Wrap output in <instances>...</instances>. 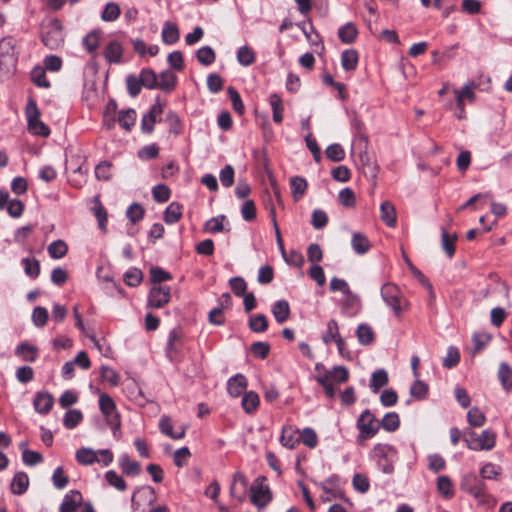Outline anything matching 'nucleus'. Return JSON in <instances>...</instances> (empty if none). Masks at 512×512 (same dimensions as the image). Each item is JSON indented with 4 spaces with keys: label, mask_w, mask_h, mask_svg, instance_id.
<instances>
[{
    "label": "nucleus",
    "mask_w": 512,
    "mask_h": 512,
    "mask_svg": "<svg viewBox=\"0 0 512 512\" xmlns=\"http://www.w3.org/2000/svg\"><path fill=\"white\" fill-rule=\"evenodd\" d=\"M460 488L472 495L481 504L488 503L491 499L483 479L479 478L474 472L467 473L462 477Z\"/></svg>",
    "instance_id": "f257e3e1"
},
{
    "label": "nucleus",
    "mask_w": 512,
    "mask_h": 512,
    "mask_svg": "<svg viewBox=\"0 0 512 512\" xmlns=\"http://www.w3.org/2000/svg\"><path fill=\"white\" fill-rule=\"evenodd\" d=\"M464 442L470 450L474 451H490L496 445V434L490 429L483 430L480 435L472 430L464 433Z\"/></svg>",
    "instance_id": "f03ea898"
},
{
    "label": "nucleus",
    "mask_w": 512,
    "mask_h": 512,
    "mask_svg": "<svg viewBox=\"0 0 512 512\" xmlns=\"http://www.w3.org/2000/svg\"><path fill=\"white\" fill-rule=\"evenodd\" d=\"M42 42L51 50H56L63 44L64 33L59 20L52 19L43 27Z\"/></svg>",
    "instance_id": "7ed1b4c3"
},
{
    "label": "nucleus",
    "mask_w": 512,
    "mask_h": 512,
    "mask_svg": "<svg viewBox=\"0 0 512 512\" xmlns=\"http://www.w3.org/2000/svg\"><path fill=\"white\" fill-rule=\"evenodd\" d=\"M26 115L28 121V130L30 133L42 137H48L50 135L49 127L40 120V112L36 105V102L32 99L29 100Z\"/></svg>",
    "instance_id": "20e7f679"
},
{
    "label": "nucleus",
    "mask_w": 512,
    "mask_h": 512,
    "mask_svg": "<svg viewBox=\"0 0 512 512\" xmlns=\"http://www.w3.org/2000/svg\"><path fill=\"white\" fill-rule=\"evenodd\" d=\"M99 407L111 429L118 430L121 426V420L114 400L108 394L103 393L99 397Z\"/></svg>",
    "instance_id": "39448f33"
},
{
    "label": "nucleus",
    "mask_w": 512,
    "mask_h": 512,
    "mask_svg": "<svg viewBox=\"0 0 512 512\" xmlns=\"http://www.w3.org/2000/svg\"><path fill=\"white\" fill-rule=\"evenodd\" d=\"M264 481L265 478L258 477L250 487L251 502L258 508L265 507L272 500V492Z\"/></svg>",
    "instance_id": "423d86ee"
},
{
    "label": "nucleus",
    "mask_w": 512,
    "mask_h": 512,
    "mask_svg": "<svg viewBox=\"0 0 512 512\" xmlns=\"http://www.w3.org/2000/svg\"><path fill=\"white\" fill-rule=\"evenodd\" d=\"M381 296L384 302L390 306L396 315H400L403 310V300L398 287L391 283H386L381 288Z\"/></svg>",
    "instance_id": "0eeeda50"
},
{
    "label": "nucleus",
    "mask_w": 512,
    "mask_h": 512,
    "mask_svg": "<svg viewBox=\"0 0 512 512\" xmlns=\"http://www.w3.org/2000/svg\"><path fill=\"white\" fill-rule=\"evenodd\" d=\"M357 428L360 431V437L363 439L372 438L379 430V424L375 416L366 409L357 420Z\"/></svg>",
    "instance_id": "6e6552de"
},
{
    "label": "nucleus",
    "mask_w": 512,
    "mask_h": 512,
    "mask_svg": "<svg viewBox=\"0 0 512 512\" xmlns=\"http://www.w3.org/2000/svg\"><path fill=\"white\" fill-rule=\"evenodd\" d=\"M171 297L169 286L153 285L148 295V307L161 308L165 306Z\"/></svg>",
    "instance_id": "1a4fd4ad"
},
{
    "label": "nucleus",
    "mask_w": 512,
    "mask_h": 512,
    "mask_svg": "<svg viewBox=\"0 0 512 512\" xmlns=\"http://www.w3.org/2000/svg\"><path fill=\"white\" fill-rule=\"evenodd\" d=\"M123 45L118 40H110L104 50L103 55L106 61L110 64H119L123 57Z\"/></svg>",
    "instance_id": "9d476101"
},
{
    "label": "nucleus",
    "mask_w": 512,
    "mask_h": 512,
    "mask_svg": "<svg viewBox=\"0 0 512 512\" xmlns=\"http://www.w3.org/2000/svg\"><path fill=\"white\" fill-rule=\"evenodd\" d=\"M83 503V497L80 491L71 490L63 498L59 512H76Z\"/></svg>",
    "instance_id": "9b49d317"
},
{
    "label": "nucleus",
    "mask_w": 512,
    "mask_h": 512,
    "mask_svg": "<svg viewBox=\"0 0 512 512\" xmlns=\"http://www.w3.org/2000/svg\"><path fill=\"white\" fill-rule=\"evenodd\" d=\"M159 429L161 433L170 437L171 439H182L186 433V428L184 426H181L177 431H174L172 420L169 416L166 415L160 418Z\"/></svg>",
    "instance_id": "f8f14e48"
},
{
    "label": "nucleus",
    "mask_w": 512,
    "mask_h": 512,
    "mask_svg": "<svg viewBox=\"0 0 512 512\" xmlns=\"http://www.w3.org/2000/svg\"><path fill=\"white\" fill-rule=\"evenodd\" d=\"M53 404L54 398L48 392H38L33 401L35 410L40 414L49 413L53 407Z\"/></svg>",
    "instance_id": "ddd939ff"
},
{
    "label": "nucleus",
    "mask_w": 512,
    "mask_h": 512,
    "mask_svg": "<svg viewBox=\"0 0 512 512\" xmlns=\"http://www.w3.org/2000/svg\"><path fill=\"white\" fill-rule=\"evenodd\" d=\"M246 387L247 379L243 374H236L227 382V391L232 397H238L242 395Z\"/></svg>",
    "instance_id": "4468645a"
},
{
    "label": "nucleus",
    "mask_w": 512,
    "mask_h": 512,
    "mask_svg": "<svg viewBox=\"0 0 512 512\" xmlns=\"http://www.w3.org/2000/svg\"><path fill=\"white\" fill-rule=\"evenodd\" d=\"M380 218L388 227H395L397 223V214L395 206L389 202L384 201L380 206Z\"/></svg>",
    "instance_id": "2eb2a0df"
},
{
    "label": "nucleus",
    "mask_w": 512,
    "mask_h": 512,
    "mask_svg": "<svg viewBox=\"0 0 512 512\" xmlns=\"http://www.w3.org/2000/svg\"><path fill=\"white\" fill-rule=\"evenodd\" d=\"M299 431L292 426H285L282 429L280 442L281 444L289 449H294L299 443Z\"/></svg>",
    "instance_id": "dca6fc26"
},
{
    "label": "nucleus",
    "mask_w": 512,
    "mask_h": 512,
    "mask_svg": "<svg viewBox=\"0 0 512 512\" xmlns=\"http://www.w3.org/2000/svg\"><path fill=\"white\" fill-rule=\"evenodd\" d=\"M271 312L275 320L282 324L290 317V305L286 300H278L273 304Z\"/></svg>",
    "instance_id": "f3484780"
},
{
    "label": "nucleus",
    "mask_w": 512,
    "mask_h": 512,
    "mask_svg": "<svg viewBox=\"0 0 512 512\" xmlns=\"http://www.w3.org/2000/svg\"><path fill=\"white\" fill-rule=\"evenodd\" d=\"M342 309L343 312L349 316L357 314L360 310L359 297L352 292H349V294L344 295V298L342 300Z\"/></svg>",
    "instance_id": "a211bd4d"
},
{
    "label": "nucleus",
    "mask_w": 512,
    "mask_h": 512,
    "mask_svg": "<svg viewBox=\"0 0 512 512\" xmlns=\"http://www.w3.org/2000/svg\"><path fill=\"white\" fill-rule=\"evenodd\" d=\"M320 376L327 377L328 380L335 385L346 382L349 377V372L344 366H335L332 370L325 371L324 374Z\"/></svg>",
    "instance_id": "6ab92c4d"
},
{
    "label": "nucleus",
    "mask_w": 512,
    "mask_h": 512,
    "mask_svg": "<svg viewBox=\"0 0 512 512\" xmlns=\"http://www.w3.org/2000/svg\"><path fill=\"white\" fill-rule=\"evenodd\" d=\"M0 58L17 62L14 38L4 37L0 40Z\"/></svg>",
    "instance_id": "aec40b11"
},
{
    "label": "nucleus",
    "mask_w": 512,
    "mask_h": 512,
    "mask_svg": "<svg viewBox=\"0 0 512 512\" xmlns=\"http://www.w3.org/2000/svg\"><path fill=\"white\" fill-rule=\"evenodd\" d=\"M29 486V477L25 472H18L11 482V491L15 495H22Z\"/></svg>",
    "instance_id": "412c9836"
},
{
    "label": "nucleus",
    "mask_w": 512,
    "mask_h": 512,
    "mask_svg": "<svg viewBox=\"0 0 512 512\" xmlns=\"http://www.w3.org/2000/svg\"><path fill=\"white\" fill-rule=\"evenodd\" d=\"M351 245L353 250L360 255L367 253L371 247L368 238L360 232L352 234Z\"/></svg>",
    "instance_id": "4be33fe9"
},
{
    "label": "nucleus",
    "mask_w": 512,
    "mask_h": 512,
    "mask_svg": "<svg viewBox=\"0 0 512 512\" xmlns=\"http://www.w3.org/2000/svg\"><path fill=\"white\" fill-rule=\"evenodd\" d=\"M183 206L178 202L170 203L164 211V221L167 224H175L182 217Z\"/></svg>",
    "instance_id": "5701e85b"
},
{
    "label": "nucleus",
    "mask_w": 512,
    "mask_h": 512,
    "mask_svg": "<svg viewBox=\"0 0 512 512\" xmlns=\"http://www.w3.org/2000/svg\"><path fill=\"white\" fill-rule=\"evenodd\" d=\"M322 341L328 345L331 342H341L339 326L336 320L331 319L327 323V329L322 335Z\"/></svg>",
    "instance_id": "b1692460"
},
{
    "label": "nucleus",
    "mask_w": 512,
    "mask_h": 512,
    "mask_svg": "<svg viewBox=\"0 0 512 512\" xmlns=\"http://www.w3.org/2000/svg\"><path fill=\"white\" fill-rule=\"evenodd\" d=\"M388 373L384 369H379L373 372L370 380V389L373 393H378L379 390L388 384Z\"/></svg>",
    "instance_id": "393cba45"
},
{
    "label": "nucleus",
    "mask_w": 512,
    "mask_h": 512,
    "mask_svg": "<svg viewBox=\"0 0 512 512\" xmlns=\"http://www.w3.org/2000/svg\"><path fill=\"white\" fill-rule=\"evenodd\" d=\"M307 186V181L300 176L290 178L291 192L295 201H299L303 197L307 190Z\"/></svg>",
    "instance_id": "a878e982"
},
{
    "label": "nucleus",
    "mask_w": 512,
    "mask_h": 512,
    "mask_svg": "<svg viewBox=\"0 0 512 512\" xmlns=\"http://www.w3.org/2000/svg\"><path fill=\"white\" fill-rule=\"evenodd\" d=\"M498 378L504 390L510 392L512 389V368L506 362L500 364Z\"/></svg>",
    "instance_id": "bb28decb"
},
{
    "label": "nucleus",
    "mask_w": 512,
    "mask_h": 512,
    "mask_svg": "<svg viewBox=\"0 0 512 512\" xmlns=\"http://www.w3.org/2000/svg\"><path fill=\"white\" fill-rule=\"evenodd\" d=\"M341 64L344 70L354 71L358 65V53L354 49H347L342 52Z\"/></svg>",
    "instance_id": "cd10ccee"
},
{
    "label": "nucleus",
    "mask_w": 512,
    "mask_h": 512,
    "mask_svg": "<svg viewBox=\"0 0 512 512\" xmlns=\"http://www.w3.org/2000/svg\"><path fill=\"white\" fill-rule=\"evenodd\" d=\"M259 396L254 391L244 393L241 401L242 408L246 413H253L259 406Z\"/></svg>",
    "instance_id": "c85d7f7f"
},
{
    "label": "nucleus",
    "mask_w": 512,
    "mask_h": 512,
    "mask_svg": "<svg viewBox=\"0 0 512 512\" xmlns=\"http://www.w3.org/2000/svg\"><path fill=\"white\" fill-rule=\"evenodd\" d=\"M269 103L271 105L272 112H273V116H272L273 121L276 123H281L283 120V110H284L283 101H282L281 97L276 93L271 94L269 97Z\"/></svg>",
    "instance_id": "c756f323"
},
{
    "label": "nucleus",
    "mask_w": 512,
    "mask_h": 512,
    "mask_svg": "<svg viewBox=\"0 0 512 512\" xmlns=\"http://www.w3.org/2000/svg\"><path fill=\"white\" fill-rule=\"evenodd\" d=\"M176 75L171 71H163L158 77V87L166 92H170L175 88Z\"/></svg>",
    "instance_id": "7c9ffc66"
},
{
    "label": "nucleus",
    "mask_w": 512,
    "mask_h": 512,
    "mask_svg": "<svg viewBox=\"0 0 512 512\" xmlns=\"http://www.w3.org/2000/svg\"><path fill=\"white\" fill-rule=\"evenodd\" d=\"M15 353L24 361L34 362L37 357V349L35 346L28 343H21L17 346Z\"/></svg>",
    "instance_id": "2f4dec72"
},
{
    "label": "nucleus",
    "mask_w": 512,
    "mask_h": 512,
    "mask_svg": "<svg viewBox=\"0 0 512 512\" xmlns=\"http://www.w3.org/2000/svg\"><path fill=\"white\" fill-rule=\"evenodd\" d=\"M179 39V30L175 24L165 22L162 30V40L166 44H174Z\"/></svg>",
    "instance_id": "473e14b6"
},
{
    "label": "nucleus",
    "mask_w": 512,
    "mask_h": 512,
    "mask_svg": "<svg viewBox=\"0 0 512 512\" xmlns=\"http://www.w3.org/2000/svg\"><path fill=\"white\" fill-rule=\"evenodd\" d=\"M356 334L358 341L362 345H370L374 342L375 334L372 328L367 324H360L357 327Z\"/></svg>",
    "instance_id": "72a5a7b5"
},
{
    "label": "nucleus",
    "mask_w": 512,
    "mask_h": 512,
    "mask_svg": "<svg viewBox=\"0 0 512 512\" xmlns=\"http://www.w3.org/2000/svg\"><path fill=\"white\" fill-rule=\"evenodd\" d=\"M140 84L148 89L158 87V76L151 69H143L139 75Z\"/></svg>",
    "instance_id": "f704fd0d"
},
{
    "label": "nucleus",
    "mask_w": 512,
    "mask_h": 512,
    "mask_svg": "<svg viewBox=\"0 0 512 512\" xmlns=\"http://www.w3.org/2000/svg\"><path fill=\"white\" fill-rule=\"evenodd\" d=\"M441 238V245L443 250L449 258H452L455 253V242L457 240V235H450L446 230L443 229Z\"/></svg>",
    "instance_id": "c9c22d12"
},
{
    "label": "nucleus",
    "mask_w": 512,
    "mask_h": 512,
    "mask_svg": "<svg viewBox=\"0 0 512 512\" xmlns=\"http://www.w3.org/2000/svg\"><path fill=\"white\" fill-rule=\"evenodd\" d=\"M136 112L134 109L122 110L118 115V122L122 128L129 131L135 124Z\"/></svg>",
    "instance_id": "e433bc0d"
},
{
    "label": "nucleus",
    "mask_w": 512,
    "mask_h": 512,
    "mask_svg": "<svg viewBox=\"0 0 512 512\" xmlns=\"http://www.w3.org/2000/svg\"><path fill=\"white\" fill-rule=\"evenodd\" d=\"M399 425L400 420L398 414L395 412H388L382 418L379 427L381 426L384 430L388 432H393L398 429Z\"/></svg>",
    "instance_id": "4c0bfd02"
},
{
    "label": "nucleus",
    "mask_w": 512,
    "mask_h": 512,
    "mask_svg": "<svg viewBox=\"0 0 512 512\" xmlns=\"http://www.w3.org/2000/svg\"><path fill=\"white\" fill-rule=\"evenodd\" d=\"M76 459L80 464L83 465H91L94 462H100V459H97L96 452L89 448L79 449L76 452Z\"/></svg>",
    "instance_id": "58836bf2"
},
{
    "label": "nucleus",
    "mask_w": 512,
    "mask_h": 512,
    "mask_svg": "<svg viewBox=\"0 0 512 512\" xmlns=\"http://www.w3.org/2000/svg\"><path fill=\"white\" fill-rule=\"evenodd\" d=\"M249 328L256 333H262L268 328V321L265 315L256 314L249 319Z\"/></svg>",
    "instance_id": "ea45409f"
},
{
    "label": "nucleus",
    "mask_w": 512,
    "mask_h": 512,
    "mask_svg": "<svg viewBox=\"0 0 512 512\" xmlns=\"http://www.w3.org/2000/svg\"><path fill=\"white\" fill-rule=\"evenodd\" d=\"M120 467L126 475L135 476L140 473V464L132 461L127 455L120 458Z\"/></svg>",
    "instance_id": "a19ab883"
},
{
    "label": "nucleus",
    "mask_w": 512,
    "mask_h": 512,
    "mask_svg": "<svg viewBox=\"0 0 512 512\" xmlns=\"http://www.w3.org/2000/svg\"><path fill=\"white\" fill-rule=\"evenodd\" d=\"M47 250L51 258L60 259L67 254L68 247L63 240H56L48 246Z\"/></svg>",
    "instance_id": "79ce46f5"
},
{
    "label": "nucleus",
    "mask_w": 512,
    "mask_h": 512,
    "mask_svg": "<svg viewBox=\"0 0 512 512\" xmlns=\"http://www.w3.org/2000/svg\"><path fill=\"white\" fill-rule=\"evenodd\" d=\"M476 88V84L474 82L467 83L461 90L454 89L455 99H460L461 101H469L473 102L475 100L474 89Z\"/></svg>",
    "instance_id": "37998d69"
},
{
    "label": "nucleus",
    "mask_w": 512,
    "mask_h": 512,
    "mask_svg": "<svg viewBox=\"0 0 512 512\" xmlns=\"http://www.w3.org/2000/svg\"><path fill=\"white\" fill-rule=\"evenodd\" d=\"M255 58V52L246 45L237 51V60L243 66H250L255 62Z\"/></svg>",
    "instance_id": "c03bdc74"
},
{
    "label": "nucleus",
    "mask_w": 512,
    "mask_h": 512,
    "mask_svg": "<svg viewBox=\"0 0 512 512\" xmlns=\"http://www.w3.org/2000/svg\"><path fill=\"white\" fill-rule=\"evenodd\" d=\"M338 36L344 43H352L357 36V29L354 24L347 23L340 27L338 30Z\"/></svg>",
    "instance_id": "a18cd8bd"
},
{
    "label": "nucleus",
    "mask_w": 512,
    "mask_h": 512,
    "mask_svg": "<svg viewBox=\"0 0 512 512\" xmlns=\"http://www.w3.org/2000/svg\"><path fill=\"white\" fill-rule=\"evenodd\" d=\"M31 79L33 83L41 88H49L50 82L46 79L45 69L41 66H36L31 71Z\"/></svg>",
    "instance_id": "49530a36"
},
{
    "label": "nucleus",
    "mask_w": 512,
    "mask_h": 512,
    "mask_svg": "<svg viewBox=\"0 0 512 512\" xmlns=\"http://www.w3.org/2000/svg\"><path fill=\"white\" fill-rule=\"evenodd\" d=\"M468 423L472 427H481L486 422L485 414L477 407H473L467 414Z\"/></svg>",
    "instance_id": "de8ad7c7"
},
{
    "label": "nucleus",
    "mask_w": 512,
    "mask_h": 512,
    "mask_svg": "<svg viewBox=\"0 0 512 512\" xmlns=\"http://www.w3.org/2000/svg\"><path fill=\"white\" fill-rule=\"evenodd\" d=\"M196 56L198 61L204 66L212 64L216 58L215 52L210 46L201 47L197 51Z\"/></svg>",
    "instance_id": "09e8293b"
},
{
    "label": "nucleus",
    "mask_w": 512,
    "mask_h": 512,
    "mask_svg": "<svg viewBox=\"0 0 512 512\" xmlns=\"http://www.w3.org/2000/svg\"><path fill=\"white\" fill-rule=\"evenodd\" d=\"M83 419V415L79 410H69L65 413L63 424L67 429L75 428Z\"/></svg>",
    "instance_id": "8fccbe9b"
},
{
    "label": "nucleus",
    "mask_w": 512,
    "mask_h": 512,
    "mask_svg": "<svg viewBox=\"0 0 512 512\" xmlns=\"http://www.w3.org/2000/svg\"><path fill=\"white\" fill-rule=\"evenodd\" d=\"M501 475V468L493 463H486L480 469V476L484 479L496 480Z\"/></svg>",
    "instance_id": "3c124183"
},
{
    "label": "nucleus",
    "mask_w": 512,
    "mask_h": 512,
    "mask_svg": "<svg viewBox=\"0 0 512 512\" xmlns=\"http://www.w3.org/2000/svg\"><path fill=\"white\" fill-rule=\"evenodd\" d=\"M326 157L334 162H340L345 157V151L340 144L329 145L325 151Z\"/></svg>",
    "instance_id": "603ef678"
},
{
    "label": "nucleus",
    "mask_w": 512,
    "mask_h": 512,
    "mask_svg": "<svg viewBox=\"0 0 512 512\" xmlns=\"http://www.w3.org/2000/svg\"><path fill=\"white\" fill-rule=\"evenodd\" d=\"M225 220L224 215L213 217L209 219L205 225L204 230L209 233H220L224 230L223 221Z\"/></svg>",
    "instance_id": "864d4df0"
},
{
    "label": "nucleus",
    "mask_w": 512,
    "mask_h": 512,
    "mask_svg": "<svg viewBox=\"0 0 512 512\" xmlns=\"http://www.w3.org/2000/svg\"><path fill=\"white\" fill-rule=\"evenodd\" d=\"M300 441H302L307 447L314 448L318 444V437L312 428H305L299 436V442Z\"/></svg>",
    "instance_id": "5fc2aeb1"
},
{
    "label": "nucleus",
    "mask_w": 512,
    "mask_h": 512,
    "mask_svg": "<svg viewBox=\"0 0 512 512\" xmlns=\"http://www.w3.org/2000/svg\"><path fill=\"white\" fill-rule=\"evenodd\" d=\"M142 279V271L137 268L129 269L124 275V281L130 287L138 286L141 283Z\"/></svg>",
    "instance_id": "6e6d98bb"
},
{
    "label": "nucleus",
    "mask_w": 512,
    "mask_h": 512,
    "mask_svg": "<svg viewBox=\"0 0 512 512\" xmlns=\"http://www.w3.org/2000/svg\"><path fill=\"white\" fill-rule=\"evenodd\" d=\"M170 194V189L164 184L156 185L152 189L153 198L156 202L159 203L167 202L170 198Z\"/></svg>",
    "instance_id": "4d7b16f0"
},
{
    "label": "nucleus",
    "mask_w": 512,
    "mask_h": 512,
    "mask_svg": "<svg viewBox=\"0 0 512 512\" xmlns=\"http://www.w3.org/2000/svg\"><path fill=\"white\" fill-rule=\"evenodd\" d=\"M120 15V7L116 3L106 4L101 18L103 21L111 22L115 21Z\"/></svg>",
    "instance_id": "13d9d810"
},
{
    "label": "nucleus",
    "mask_w": 512,
    "mask_h": 512,
    "mask_svg": "<svg viewBox=\"0 0 512 512\" xmlns=\"http://www.w3.org/2000/svg\"><path fill=\"white\" fill-rule=\"evenodd\" d=\"M22 264L24 266L25 273L32 277L36 278L40 273V264L39 261L35 258H24L22 260Z\"/></svg>",
    "instance_id": "bf43d9fd"
},
{
    "label": "nucleus",
    "mask_w": 512,
    "mask_h": 512,
    "mask_svg": "<svg viewBox=\"0 0 512 512\" xmlns=\"http://www.w3.org/2000/svg\"><path fill=\"white\" fill-rule=\"evenodd\" d=\"M172 278L171 274L162 268L153 267L150 269V279L154 285L168 281Z\"/></svg>",
    "instance_id": "052dcab7"
},
{
    "label": "nucleus",
    "mask_w": 512,
    "mask_h": 512,
    "mask_svg": "<svg viewBox=\"0 0 512 512\" xmlns=\"http://www.w3.org/2000/svg\"><path fill=\"white\" fill-rule=\"evenodd\" d=\"M491 340V335L486 333H475L472 336L474 345L473 354L479 353Z\"/></svg>",
    "instance_id": "680f3d73"
},
{
    "label": "nucleus",
    "mask_w": 512,
    "mask_h": 512,
    "mask_svg": "<svg viewBox=\"0 0 512 512\" xmlns=\"http://www.w3.org/2000/svg\"><path fill=\"white\" fill-rule=\"evenodd\" d=\"M48 320V311L44 307L37 306L34 308L32 313V321L35 326L43 327L46 325Z\"/></svg>",
    "instance_id": "e2e57ef3"
},
{
    "label": "nucleus",
    "mask_w": 512,
    "mask_h": 512,
    "mask_svg": "<svg viewBox=\"0 0 512 512\" xmlns=\"http://www.w3.org/2000/svg\"><path fill=\"white\" fill-rule=\"evenodd\" d=\"M460 361V353L459 350L454 347L450 346L447 350V355L443 359V366L446 368H452L456 366Z\"/></svg>",
    "instance_id": "0e129e2a"
},
{
    "label": "nucleus",
    "mask_w": 512,
    "mask_h": 512,
    "mask_svg": "<svg viewBox=\"0 0 512 512\" xmlns=\"http://www.w3.org/2000/svg\"><path fill=\"white\" fill-rule=\"evenodd\" d=\"M105 478L107 482L115 487L119 491H124L126 489V483L124 479L119 476L114 470H110L106 472Z\"/></svg>",
    "instance_id": "69168bd1"
},
{
    "label": "nucleus",
    "mask_w": 512,
    "mask_h": 512,
    "mask_svg": "<svg viewBox=\"0 0 512 512\" xmlns=\"http://www.w3.org/2000/svg\"><path fill=\"white\" fill-rule=\"evenodd\" d=\"M410 394L417 399H424L428 394V385L417 379L410 388Z\"/></svg>",
    "instance_id": "338daca9"
},
{
    "label": "nucleus",
    "mask_w": 512,
    "mask_h": 512,
    "mask_svg": "<svg viewBox=\"0 0 512 512\" xmlns=\"http://www.w3.org/2000/svg\"><path fill=\"white\" fill-rule=\"evenodd\" d=\"M339 202L345 207H354L356 204L355 194L352 189L344 188L338 194Z\"/></svg>",
    "instance_id": "774afa93"
}]
</instances>
